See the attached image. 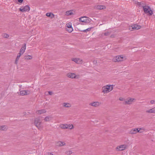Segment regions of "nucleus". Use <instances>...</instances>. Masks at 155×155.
<instances>
[{
	"label": "nucleus",
	"mask_w": 155,
	"mask_h": 155,
	"mask_svg": "<svg viewBox=\"0 0 155 155\" xmlns=\"http://www.w3.org/2000/svg\"><path fill=\"white\" fill-rule=\"evenodd\" d=\"M114 86L113 84H108L103 86L102 88V92L104 94H108L113 89Z\"/></svg>",
	"instance_id": "f257e3e1"
},
{
	"label": "nucleus",
	"mask_w": 155,
	"mask_h": 155,
	"mask_svg": "<svg viewBox=\"0 0 155 155\" xmlns=\"http://www.w3.org/2000/svg\"><path fill=\"white\" fill-rule=\"evenodd\" d=\"M127 58L124 55H121L114 56L112 61L114 62H120L126 60Z\"/></svg>",
	"instance_id": "f03ea898"
},
{
	"label": "nucleus",
	"mask_w": 155,
	"mask_h": 155,
	"mask_svg": "<svg viewBox=\"0 0 155 155\" xmlns=\"http://www.w3.org/2000/svg\"><path fill=\"white\" fill-rule=\"evenodd\" d=\"M142 7L144 13L149 15H151L153 13V11L150 8L145 4L142 5Z\"/></svg>",
	"instance_id": "7ed1b4c3"
},
{
	"label": "nucleus",
	"mask_w": 155,
	"mask_h": 155,
	"mask_svg": "<svg viewBox=\"0 0 155 155\" xmlns=\"http://www.w3.org/2000/svg\"><path fill=\"white\" fill-rule=\"evenodd\" d=\"M127 145L126 144H123L117 146L115 148V150L117 152L124 151L127 148Z\"/></svg>",
	"instance_id": "20e7f679"
},
{
	"label": "nucleus",
	"mask_w": 155,
	"mask_h": 155,
	"mask_svg": "<svg viewBox=\"0 0 155 155\" xmlns=\"http://www.w3.org/2000/svg\"><path fill=\"white\" fill-rule=\"evenodd\" d=\"M135 101V99L129 97L124 100V102L123 104L125 105H131Z\"/></svg>",
	"instance_id": "39448f33"
},
{
	"label": "nucleus",
	"mask_w": 155,
	"mask_h": 155,
	"mask_svg": "<svg viewBox=\"0 0 155 155\" xmlns=\"http://www.w3.org/2000/svg\"><path fill=\"white\" fill-rule=\"evenodd\" d=\"M41 123V122L39 119L36 118L35 119L34 121L35 125L38 129H40L42 128Z\"/></svg>",
	"instance_id": "423d86ee"
},
{
	"label": "nucleus",
	"mask_w": 155,
	"mask_h": 155,
	"mask_svg": "<svg viewBox=\"0 0 155 155\" xmlns=\"http://www.w3.org/2000/svg\"><path fill=\"white\" fill-rule=\"evenodd\" d=\"M80 22H81L84 23H90L91 21V19L87 18L86 17L83 16L80 18H79Z\"/></svg>",
	"instance_id": "0eeeda50"
},
{
	"label": "nucleus",
	"mask_w": 155,
	"mask_h": 155,
	"mask_svg": "<svg viewBox=\"0 0 155 155\" xmlns=\"http://www.w3.org/2000/svg\"><path fill=\"white\" fill-rule=\"evenodd\" d=\"M141 28L140 25L134 24L129 27V29L131 31L139 29Z\"/></svg>",
	"instance_id": "6e6552de"
},
{
	"label": "nucleus",
	"mask_w": 155,
	"mask_h": 155,
	"mask_svg": "<svg viewBox=\"0 0 155 155\" xmlns=\"http://www.w3.org/2000/svg\"><path fill=\"white\" fill-rule=\"evenodd\" d=\"M60 127L62 129H71L73 128V126L72 125L61 124L60 126Z\"/></svg>",
	"instance_id": "1a4fd4ad"
},
{
	"label": "nucleus",
	"mask_w": 155,
	"mask_h": 155,
	"mask_svg": "<svg viewBox=\"0 0 155 155\" xmlns=\"http://www.w3.org/2000/svg\"><path fill=\"white\" fill-rule=\"evenodd\" d=\"M101 104V102L98 101L92 102L90 103L89 105L94 107H99Z\"/></svg>",
	"instance_id": "9d476101"
},
{
	"label": "nucleus",
	"mask_w": 155,
	"mask_h": 155,
	"mask_svg": "<svg viewBox=\"0 0 155 155\" xmlns=\"http://www.w3.org/2000/svg\"><path fill=\"white\" fill-rule=\"evenodd\" d=\"M30 10V7L28 5L19 8V10L21 12H28Z\"/></svg>",
	"instance_id": "9b49d317"
},
{
	"label": "nucleus",
	"mask_w": 155,
	"mask_h": 155,
	"mask_svg": "<svg viewBox=\"0 0 155 155\" xmlns=\"http://www.w3.org/2000/svg\"><path fill=\"white\" fill-rule=\"evenodd\" d=\"M21 95L23 96L29 95L32 93V92L30 90H24L20 91Z\"/></svg>",
	"instance_id": "f8f14e48"
},
{
	"label": "nucleus",
	"mask_w": 155,
	"mask_h": 155,
	"mask_svg": "<svg viewBox=\"0 0 155 155\" xmlns=\"http://www.w3.org/2000/svg\"><path fill=\"white\" fill-rule=\"evenodd\" d=\"M137 128H134L131 129L129 131V133L131 135L136 134L138 132Z\"/></svg>",
	"instance_id": "ddd939ff"
},
{
	"label": "nucleus",
	"mask_w": 155,
	"mask_h": 155,
	"mask_svg": "<svg viewBox=\"0 0 155 155\" xmlns=\"http://www.w3.org/2000/svg\"><path fill=\"white\" fill-rule=\"evenodd\" d=\"M67 76L71 78H76L77 75L74 73H69L67 75Z\"/></svg>",
	"instance_id": "4468645a"
},
{
	"label": "nucleus",
	"mask_w": 155,
	"mask_h": 155,
	"mask_svg": "<svg viewBox=\"0 0 155 155\" xmlns=\"http://www.w3.org/2000/svg\"><path fill=\"white\" fill-rule=\"evenodd\" d=\"M65 145V143L64 142L58 141L56 143V145L59 147L63 146Z\"/></svg>",
	"instance_id": "2eb2a0df"
},
{
	"label": "nucleus",
	"mask_w": 155,
	"mask_h": 155,
	"mask_svg": "<svg viewBox=\"0 0 155 155\" xmlns=\"http://www.w3.org/2000/svg\"><path fill=\"white\" fill-rule=\"evenodd\" d=\"M96 8L98 10H102L106 8V7L104 5H98L96 7Z\"/></svg>",
	"instance_id": "dca6fc26"
},
{
	"label": "nucleus",
	"mask_w": 155,
	"mask_h": 155,
	"mask_svg": "<svg viewBox=\"0 0 155 155\" xmlns=\"http://www.w3.org/2000/svg\"><path fill=\"white\" fill-rule=\"evenodd\" d=\"M8 129L6 126H0V130L6 131Z\"/></svg>",
	"instance_id": "f3484780"
},
{
	"label": "nucleus",
	"mask_w": 155,
	"mask_h": 155,
	"mask_svg": "<svg viewBox=\"0 0 155 155\" xmlns=\"http://www.w3.org/2000/svg\"><path fill=\"white\" fill-rule=\"evenodd\" d=\"M138 133H141L145 130V129L144 127L137 128Z\"/></svg>",
	"instance_id": "a211bd4d"
},
{
	"label": "nucleus",
	"mask_w": 155,
	"mask_h": 155,
	"mask_svg": "<svg viewBox=\"0 0 155 155\" xmlns=\"http://www.w3.org/2000/svg\"><path fill=\"white\" fill-rule=\"evenodd\" d=\"M46 111L45 110H41L37 111L36 113L38 114H41L45 113Z\"/></svg>",
	"instance_id": "6ab92c4d"
},
{
	"label": "nucleus",
	"mask_w": 155,
	"mask_h": 155,
	"mask_svg": "<svg viewBox=\"0 0 155 155\" xmlns=\"http://www.w3.org/2000/svg\"><path fill=\"white\" fill-rule=\"evenodd\" d=\"M46 15L48 17H50L51 18H54V15L51 13H47L46 14Z\"/></svg>",
	"instance_id": "aec40b11"
},
{
	"label": "nucleus",
	"mask_w": 155,
	"mask_h": 155,
	"mask_svg": "<svg viewBox=\"0 0 155 155\" xmlns=\"http://www.w3.org/2000/svg\"><path fill=\"white\" fill-rule=\"evenodd\" d=\"M32 57L31 55H25L24 57V58L27 60L31 59H32Z\"/></svg>",
	"instance_id": "412c9836"
},
{
	"label": "nucleus",
	"mask_w": 155,
	"mask_h": 155,
	"mask_svg": "<svg viewBox=\"0 0 155 155\" xmlns=\"http://www.w3.org/2000/svg\"><path fill=\"white\" fill-rule=\"evenodd\" d=\"M63 106L66 107H71V105L69 103H64Z\"/></svg>",
	"instance_id": "4be33fe9"
},
{
	"label": "nucleus",
	"mask_w": 155,
	"mask_h": 155,
	"mask_svg": "<svg viewBox=\"0 0 155 155\" xmlns=\"http://www.w3.org/2000/svg\"><path fill=\"white\" fill-rule=\"evenodd\" d=\"M92 28V27H91V28H88L86 29H85V30H83V31H81V30H80V31H83V32H87V31H90L91 30V28Z\"/></svg>",
	"instance_id": "5701e85b"
},
{
	"label": "nucleus",
	"mask_w": 155,
	"mask_h": 155,
	"mask_svg": "<svg viewBox=\"0 0 155 155\" xmlns=\"http://www.w3.org/2000/svg\"><path fill=\"white\" fill-rule=\"evenodd\" d=\"M146 112L147 113L151 114L153 113V110H152V108L147 110L146 111Z\"/></svg>",
	"instance_id": "b1692460"
},
{
	"label": "nucleus",
	"mask_w": 155,
	"mask_h": 155,
	"mask_svg": "<svg viewBox=\"0 0 155 155\" xmlns=\"http://www.w3.org/2000/svg\"><path fill=\"white\" fill-rule=\"evenodd\" d=\"M73 14L72 12L71 11H68L66 12V15H71Z\"/></svg>",
	"instance_id": "393cba45"
},
{
	"label": "nucleus",
	"mask_w": 155,
	"mask_h": 155,
	"mask_svg": "<svg viewBox=\"0 0 155 155\" xmlns=\"http://www.w3.org/2000/svg\"><path fill=\"white\" fill-rule=\"evenodd\" d=\"M110 33L111 32H110L107 31L105 32L104 33V34H102V35H104L105 36H107L109 35Z\"/></svg>",
	"instance_id": "a878e982"
},
{
	"label": "nucleus",
	"mask_w": 155,
	"mask_h": 155,
	"mask_svg": "<svg viewBox=\"0 0 155 155\" xmlns=\"http://www.w3.org/2000/svg\"><path fill=\"white\" fill-rule=\"evenodd\" d=\"M50 117L49 116H47L45 117L44 120L45 121H48L50 120Z\"/></svg>",
	"instance_id": "bb28decb"
},
{
	"label": "nucleus",
	"mask_w": 155,
	"mask_h": 155,
	"mask_svg": "<svg viewBox=\"0 0 155 155\" xmlns=\"http://www.w3.org/2000/svg\"><path fill=\"white\" fill-rule=\"evenodd\" d=\"M83 63V61L82 59L78 58V64H82Z\"/></svg>",
	"instance_id": "cd10ccee"
},
{
	"label": "nucleus",
	"mask_w": 155,
	"mask_h": 155,
	"mask_svg": "<svg viewBox=\"0 0 155 155\" xmlns=\"http://www.w3.org/2000/svg\"><path fill=\"white\" fill-rule=\"evenodd\" d=\"M73 29L72 28H66V30L68 32L70 33L72 31Z\"/></svg>",
	"instance_id": "c85d7f7f"
},
{
	"label": "nucleus",
	"mask_w": 155,
	"mask_h": 155,
	"mask_svg": "<svg viewBox=\"0 0 155 155\" xmlns=\"http://www.w3.org/2000/svg\"><path fill=\"white\" fill-rule=\"evenodd\" d=\"M66 26L67 27V28H72L71 26V23H67L66 24Z\"/></svg>",
	"instance_id": "c756f323"
},
{
	"label": "nucleus",
	"mask_w": 155,
	"mask_h": 155,
	"mask_svg": "<svg viewBox=\"0 0 155 155\" xmlns=\"http://www.w3.org/2000/svg\"><path fill=\"white\" fill-rule=\"evenodd\" d=\"M72 153V152L71 150H69L65 152V153L68 155H70Z\"/></svg>",
	"instance_id": "7c9ffc66"
},
{
	"label": "nucleus",
	"mask_w": 155,
	"mask_h": 155,
	"mask_svg": "<svg viewBox=\"0 0 155 155\" xmlns=\"http://www.w3.org/2000/svg\"><path fill=\"white\" fill-rule=\"evenodd\" d=\"M20 57H19V56H17L16 59L15 60V63L16 64H17L18 63V60L19 59Z\"/></svg>",
	"instance_id": "2f4dec72"
},
{
	"label": "nucleus",
	"mask_w": 155,
	"mask_h": 155,
	"mask_svg": "<svg viewBox=\"0 0 155 155\" xmlns=\"http://www.w3.org/2000/svg\"><path fill=\"white\" fill-rule=\"evenodd\" d=\"M26 48V44H23V46H22V47L21 48V49L25 50Z\"/></svg>",
	"instance_id": "473e14b6"
},
{
	"label": "nucleus",
	"mask_w": 155,
	"mask_h": 155,
	"mask_svg": "<svg viewBox=\"0 0 155 155\" xmlns=\"http://www.w3.org/2000/svg\"><path fill=\"white\" fill-rule=\"evenodd\" d=\"M3 36L5 38H8L9 37V35L6 34H4Z\"/></svg>",
	"instance_id": "72a5a7b5"
},
{
	"label": "nucleus",
	"mask_w": 155,
	"mask_h": 155,
	"mask_svg": "<svg viewBox=\"0 0 155 155\" xmlns=\"http://www.w3.org/2000/svg\"><path fill=\"white\" fill-rule=\"evenodd\" d=\"M142 4H145L144 3H143V2H138L137 3V5L139 6H141L142 7Z\"/></svg>",
	"instance_id": "f704fd0d"
},
{
	"label": "nucleus",
	"mask_w": 155,
	"mask_h": 155,
	"mask_svg": "<svg viewBox=\"0 0 155 155\" xmlns=\"http://www.w3.org/2000/svg\"><path fill=\"white\" fill-rule=\"evenodd\" d=\"M72 60L74 61L76 63H78V59L77 58H73L72 59Z\"/></svg>",
	"instance_id": "c9c22d12"
},
{
	"label": "nucleus",
	"mask_w": 155,
	"mask_h": 155,
	"mask_svg": "<svg viewBox=\"0 0 155 155\" xmlns=\"http://www.w3.org/2000/svg\"><path fill=\"white\" fill-rule=\"evenodd\" d=\"M25 49H20L19 52L21 53V54H23L25 52Z\"/></svg>",
	"instance_id": "e433bc0d"
},
{
	"label": "nucleus",
	"mask_w": 155,
	"mask_h": 155,
	"mask_svg": "<svg viewBox=\"0 0 155 155\" xmlns=\"http://www.w3.org/2000/svg\"><path fill=\"white\" fill-rule=\"evenodd\" d=\"M150 104H155V100H151L150 101Z\"/></svg>",
	"instance_id": "4c0bfd02"
},
{
	"label": "nucleus",
	"mask_w": 155,
	"mask_h": 155,
	"mask_svg": "<svg viewBox=\"0 0 155 155\" xmlns=\"http://www.w3.org/2000/svg\"><path fill=\"white\" fill-rule=\"evenodd\" d=\"M119 100L121 101H124V100H125V99L124 98H123L122 97H120L119 98Z\"/></svg>",
	"instance_id": "58836bf2"
},
{
	"label": "nucleus",
	"mask_w": 155,
	"mask_h": 155,
	"mask_svg": "<svg viewBox=\"0 0 155 155\" xmlns=\"http://www.w3.org/2000/svg\"><path fill=\"white\" fill-rule=\"evenodd\" d=\"M152 110H153V113L155 114V107L152 108Z\"/></svg>",
	"instance_id": "ea45409f"
},
{
	"label": "nucleus",
	"mask_w": 155,
	"mask_h": 155,
	"mask_svg": "<svg viewBox=\"0 0 155 155\" xmlns=\"http://www.w3.org/2000/svg\"><path fill=\"white\" fill-rule=\"evenodd\" d=\"M93 63L94 64H96L97 63V61L96 60H94L93 61Z\"/></svg>",
	"instance_id": "a19ab883"
},
{
	"label": "nucleus",
	"mask_w": 155,
	"mask_h": 155,
	"mask_svg": "<svg viewBox=\"0 0 155 155\" xmlns=\"http://www.w3.org/2000/svg\"><path fill=\"white\" fill-rule=\"evenodd\" d=\"M23 54H21V53L19 52V53L18 54V55L17 56H19V57H20L21 56V55H22Z\"/></svg>",
	"instance_id": "79ce46f5"
},
{
	"label": "nucleus",
	"mask_w": 155,
	"mask_h": 155,
	"mask_svg": "<svg viewBox=\"0 0 155 155\" xmlns=\"http://www.w3.org/2000/svg\"><path fill=\"white\" fill-rule=\"evenodd\" d=\"M23 0H18V1L19 2L21 3L23 2Z\"/></svg>",
	"instance_id": "37998d69"
},
{
	"label": "nucleus",
	"mask_w": 155,
	"mask_h": 155,
	"mask_svg": "<svg viewBox=\"0 0 155 155\" xmlns=\"http://www.w3.org/2000/svg\"><path fill=\"white\" fill-rule=\"evenodd\" d=\"M49 94L50 95H51L52 94V92L51 91H48Z\"/></svg>",
	"instance_id": "c03bdc74"
},
{
	"label": "nucleus",
	"mask_w": 155,
	"mask_h": 155,
	"mask_svg": "<svg viewBox=\"0 0 155 155\" xmlns=\"http://www.w3.org/2000/svg\"><path fill=\"white\" fill-rule=\"evenodd\" d=\"M51 154H52V153H47L45 155H51Z\"/></svg>",
	"instance_id": "a18cd8bd"
},
{
	"label": "nucleus",
	"mask_w": 155,
	"mask_h": 155,
	"mask_svg": "<svg viewBox=\"0 0 155 155\" xmlns=\"http://www.w3.org/2000/svg\"><path fill=\"white\" fill-rule=\"evenodd\" d=\"M110 37H113V35H111V36H110Z\"/></svg>",
	"instance_id": "49530a36"
},
{
	"label": "nucleus",
	"mask_w": 155,
	"mask_h": 155,
	"mask_svg": "<svg viewBox=\"0 0 155 155\" xmlns=\"http://www.w3.org/2000/svg\"><path fill=\"white\" fill-rule=\"evenodd\" d=\"M51 155H53V154H52H52H51Z\"/></svg>",
	"instance_id": "de8ad7c7"
}]
</instances>
